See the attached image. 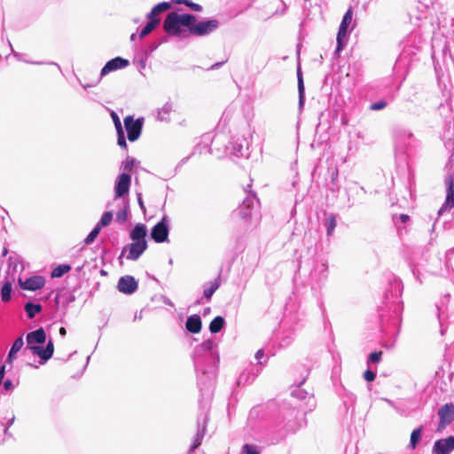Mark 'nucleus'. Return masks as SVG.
Segmentation results:
<instances>
[{
  "mask_svg": "<svg viewBox=\"0 0 454 454\" xmlns=\"http://www.w3.org/2000/svg\"><path fill=\"white\" fill-rule=\"evenodd\" d=\"M192 359L201 396L209 399L220 361L217 344L211 339L203 341L195 348Z\"/></svg>",
  "mask_w": 454,
  "mask_h": 454,
  "instance_id": "f257e3e1",
  "label": "nucleus"
},
{
  "mask_svg": "<svg viewBox=\"0 0 454 454\" xmlns=\"http://www.w3.org/2000/svg\"><path fill=\"white\" fill-rule=\"evenodd\" d=\"M403 286L400 278L393 277L389 280V288L385 293L384 305L380 310L381 328L385 331L388 325L396 327L402 319L403 309L401 296Z\"/></svg>",
  "mask_w": 454,
  "mask_h": 454,
  "instance_id": "f03ea898",
  "label": "nucleus"
},
{
  "mask_svg": "<svg viewBox=\"0 0 454 454\" xmlns=\"http://www.w3.org/2000/svg\"><path fill=\"white\" fill-rule=\"evenodd\" d=\"M27 346L25 349H29L34 355L40 358V364H44L51 359L54 353V345L50 339L45 347L42 345L46 341V333L43 327L32 331L27 334Z\"/></svg>",
  "mask_w": 454,
  "mask_h": 454,
  "instance_id": "7ed1b4c3",
  "label": "nucleus"
},
{
  "mask_svg": "<svg viewBox=\"0 0 454 454\" xmlns=\"http://www.w3.org/2000/svg\"><path fill=\"white\" fill-rule=\"evenodd\" d=\"M305 423V412L296 407L281 411L280 425L283 427L277 437L272 436L269 442L276 444L283 440L288 433H295Z\"/></svg>",
  "mask_w": 454,
  "mask_h": 454,
  "instance_id": "20e7f679",
  "label": "nucleus"
},
{
  "mask_svg": "<svg viewBox=\"0 0 454 454\" xmlns=\"http://www.w3.org/2000/svg\"><path fill=\"white\" fill-rule=\"evenodd\" d=\"M196 21V16L191 13L178 14L168 12L163 21V30L170 36L186 37L192 22Z\"/></svg>",
  "mask_w": 454,
  "mask_h": 454,
  "instance_id": "39448f33",
  "label": "nucleus"
},
{
  "mask_svg": "<svg viewBox=\"0 0 454 454\" xmlns=\"http://www.w3.org/2000/svg\"><path fill=\"white\" fill-rule=\"evenodd\" d=\"M259 204V200L255 194H248L243 200V202L233 211L232 217L234 219H239L247 221L253 215L254 210Z\"/></svg>",
  "mask_w": 454,
  "mask_h": 454,
  "instance_id": "423d86ee",
  "label": "nucleus"
},
{
  "mask_svg": "<svg viewBox=\"0 0 454 454\" xmlns=\"http://www.w3.org/2000/svg\"><path fill=\"white\" fill-rule=\"evenodd\" d=\"M328 278V264L326 261L314 262L309 272L310 286L313 290L320 289Z\"/></svg>",
  "mask_w": 454,
  "mask_h": 454,
  "instance_id": "0eeeda50",
  "label": "nucleus"
},
{
  "mask_svg": "<svg viewBox=\"0 0 454 454\" xmlns=\"http://www.w3.org/2000/svg\"><path fill=\"white\" fill-rule=\"evenodd\" d=\"M144 121L145 119L143 117L134 119L132 115H128L124 118V126L127 131V137L130 142L137 141L141 136Z\"/></svg>",
  "mask_w": 454,
  "mask_h": 454,
  "instance_id": "6e6552de",
  "label": "nucleus"
},
{
  "mask_svg": "<svg viewBox=\"0 0 454 454\" xmlns=\"http://www.w3.org/2000/svg\"><path fill=\"white\" fill-rule=\"evenodd\" d=\"M353 17V12L352 9L349 8L345 12L344 16L342 17L341 22L339 27V30L337 33V46H336V51H340L345 47V44L348 40V29L351 24Z\"/></svg>",
  "mask_w": 454,
  "mask_h": 454,
  "instance_id": "1a4fd4ad",
  "label": "nucleus"
},
{
  "mask_svg": "<svg viewBox=\"0 0 454 454\" xmlns=\"http://www.w3.org/2000/svg\"><path fill=\"white\" fill-rule=\"evenodd\" d=\"M219 27V21L217 20H207L200 21L198 23L192 22V26L189 28V34L197 36H205L216 30Z\"/></svg>",
  "mask_w": 454,
  "mask_h": 454,
  "instance_id": "9d476101",
  "label": "nucleus"
},
{
  "mask_svg": "<svg viewBox=\"0 0 454 454\" xmlns=\"http://www.w3.org/2000/svg\"><path fill=\"white\" fill-rule=\"evenodd\" d=\"M168 217L167 215H163L161 220L152 228L150 236L156 243H163L168 240Z\"/></svg>",
  "mask_w": 454,
  "mask_h": 454,
  "instance_id": "9b49d317",
  "label": "nucleus"
},
{
  "mask_svg": "<svg viewBox=\"0 0 454 454\" xmlns=\"http://www.w3.org/2000/svg\"><path fill=\"white\" fill-rule=\"evenodd\" d=\"M444 184L446 186V199L439 209V215H441L443 211L450 210L454 207V177L452 174H448L445 176Z\"/></svg>",
  "mask_w": 454,
  "mask_h": 454,
  "instance_id": "f8f14e48",
  "label": "nucleus"
},
{
  "mask_svg": "<svg viewBox=\"0 0 454 454\" xmlns=\"http://www.w3.org/2000/svg\"><path fill=\"white\" fill-rule=\"evenodd\" d=\"M131 184V176L128 173L120 174L114 184V198H122L129 193Z\"/></svg>",
  "mask_w": 454,
  "mask_h": 454,
  "instance_id": "ddd939ff",
  "label": "nucleus"
},
{
  "mask_svg": "<svg viewBox=\"0 0 454 454\" xmlns=\"http://www.w3.org/2000/svg\"><path fill=\"white\" fill-rule=\"evenodd\" d=\"M440 418L437 431L444 429L454 420V404L452 403H445L438 410Z\"/></svg>",
  "mask_w": 454,
  "mask_h": 454,
  "instance_id": "4468645a",
  "label": "nucleus"
},
{
  "mask_svg": "<svg viewBox=\"0 0 454 454\" xmlns=\"http://www.w3.org/2000/svg\"><path fill=\"white\" fill-rule=\"evenodd\" d=\"M18 283L20 287L23 290L37 291L44 286L45 279L42 276H33L22 280L21 277L19 276Z\"/></svg>",
  "mask_w": 454,
  "mask_h": 454,
  "instance_id": "2eb2a0df",
  "label": "nucleus"
},
{
  "mask_svg": "<svg viewBox=\"0 0 454 454\" xmlns=\"http://www.w3.org/2000/svg\"><path fill=\"white\" fill-rule=\"evenodd\" d=\"M454 450V435L436 440L432 448V454H450Z\"/></svg>",
  "mask_w": 454,
  "mask_h": 454,
  "instance_id": "dca6fc26",
  "label": "nucleus"
},
{
  "mask_svg": "<svg viewBox=\"0 0 454 454\" xmlns=\"http://www.w3.org/2000/svg\"><path fill=\"white\" fill-rule=\"evenodd\" d=\"M138 288V283L134 277L126 275L119 278L117 289L124 294H132Z\"/></svg>",
  "mask_w": 454,
  "mask_h": 454,
  "instance_id": "f3484780",
  "label": "nucleus"
},
{
  "mask_svg": "<svg viewBox=\"0 0 454 454\" xmlns=\"http://www.w3.org/2000/svg\"><path fill=\"white\" fill-rule=\"evenodd\" d=\"M129 64V60L121 57H115L106 63L100 71V76H105L111 72L124 68Z\"/></svg>",
  "mask_w": 454,
  "mask_h": 454,
  "instance_id": "a211bd4d",
  "label": "nucleus"
},
{
  "mask_svg": "<svg viewBox=\"0 0 454 454\" xmlns=\"http://www.w3.org/2000/svg\"><path fill=\"white\" fill-rule=\"evenodd\" d=\"M262 368L259 366H251L250 368L245 370L238 378L237 383L238 385H247L252 383L255 378L261 372Z\"/></svg>",
  "mask_w": 454,
  "mask_h": 454,
  "instance_id": "6ab92c4d",
  "label": "nucleus"
},
{
  "mask_svg": "<svg viewBox=\"0 0 454 454\" xmlns=\"http://www.w3.org/2000/svg\"><path fill=\"white\" fill-rule=\"evenodd\" d=\"M147 241L132 242L129 247V254H127V259L131 261L137 260L147 249Z\"/></svg>",
  "mask_w": 454,
  "mask_h": 454,
  "instance_id": "aec40b11",
  "label": "nucleus"
},
{
  "mask_svg": "<svg viewBox=\"0 0 454 454\" xmlns=\"http://www.w3.org/2000/svg\"><path fill=\"white\" fill-rule=\"evenodd\" d=\"M16 280L14 275L5 277L4 282L1 287L0 296L3 302H8L12 298V283Z\"/></svg>",
  "mask_w": 454,
  "mask_h": 454,
  "instance_id": "412c9836",
  "label": "nucleus"
},
{
  "mask_svg": "<svg viewBox=\"0 0 454 454\" xmlns=\"http://www.w3.org/2000/svg\"><path fill=\"white\" fill-rule=\"evenodd\" d=\"M246 139L244 137H237L230 141L226 150H230L231 153L237 157L244 156Z\"/></svg>",
  "mask_w": 454,
  "mask_h": 454,
  "instance_id": "4be33fe9",
  "label": "nucleus"
},
{
  "mask_svg": "<svg viewBox=\"0 0 454 454\" xmlns=\"http://www.w3.org/2000/svg\"><path fill=\"white\" fill-rule=\"evenodd\" d=\"M147 228L144 223H137L129 233V238L133 242L146 241Z\"/></svg>",
  "mask_w": 454,
  "mask_h": 454,
  "instance_id": "5701e85b",
  "label": "nucleus"
},
{
  "mask_svg": "<svg viewBox=\"0 0 454 454\" xmlns=\"http://www.w3.org/2000/svg\"><path fill=\"white\" fill-rule=\"evenodd\" d=\"M202 327V322L200 315L194 314L187 317L185 328L191 333H198Z\"/></svg>",
  "mask_w": 454,
  "mask_h": 454,
  "instance_id": "b1692460",
  "label": "nucleus"
},
{
  "mask_svg": "<svg viewBox=\"0 0 454 454\" xmlns=\"http://www.w3.org/2000/svg\"><path fill=\"white\" fill-rule=\"evenodd\" d=\"M297 82H298V95H299V102L298 107L299 110L301 111L304 104H305V86L303 82V76L301 73V67H297Z\"/></svg>",
  "mask_w": 454,
  "mask_h": 454,
  "instance_id": "393cba45",
  "label": "nucleus"
},
{
  "mask_svg": "<svg viewBox=\"0 0 454 454\" xmlns=\"http://www.w3.org/2000/svg\"><path fill=\"white\" fill-rule=\"evenodd\" d=\"M221 273L218 274L217 278L211 282L206 283L204 285L203 296L207 299V301H210L213 294L221 286Z\"/></svg>",
  "mask_w": 454,
  "mask_h": 454,
  "instance_id": "a878e982",
  "label": "nucleus"
},
{
  "mask_svg": "<svg viewBox=\"0 0 454 454\" xmlns=\"http://www.w3.org/2000/svg\"><path fill=\"white\" fill-rule=\"evenodd\" d=\"M22 270H23V265L21 264V262L19 261V259L16 256H10L8 258V268L6 270L5 277H10V276L14 275L17 278L16 274L19 271H21Z\"/></svg>",
  "mask_w": 454,
  "mask_h": 454,
  "instance_id": "bb28decb",
  "label": "nucleus"
},
{
  "mask_svg": "<svg viewBox=\"0 0 454 454\" xmlns=\"http://www.w3.org/2000/svg\"><path fill=\"white\" fill-rule=\"evenodd\" d=\"M171 8V4L168 2H161L153 7L151 12L147 13V19H160L159 15L162 12L168 11Z\"/></svg>",
  "mask_w": 454,
  "mask_h": 454,
  "instance_id": "cd10ccee",
  "label": "nucleus"
},
{
  "mask_svg": "<svg viewBox=\"0 0 454 454\" xmlns=\"http://www.w3.org/2000/svg\"><path fill=\"white\" fill-rule=\"evenodd\" d=\"M395 98V93L390 91L384 99H380L370 105L369 109L372 111H380L384 109L388 103L393 102Z\"/></svg>",
  "mask_w": 454,
  "mask_h": 454,
  "instance_id": "c85d7f7f",
  "label": "nucleus"
},
{
  "mask_svg": "<svg viewBox=\"0 0 454 454\" xmlns=\"http://www.w3.org/2000/svg\"><path fill=\"white\" fill-rule=\"evenodd\" d=\"M323 225L326 229V236L332 237L337 226L336 215L333 213L327 214L325 220L323 221Z\"/></svg>",
  "mask_w": 454,
  "mask_h": 454,
  "instance_id": "c756f323",
  "label": "nucleus"
},
{
  "mask_svg": "<svg viewBox=\"0 0 454 454\" xmlns=\"http://www.w3.org/2000/svg\"><path fill=\"white\" fill-rule=\"evenodd\" d=\"M172 110V104L166 102L162 107L157 109L156 120L159 121H169V114Z\"/></svg>",
  "mask_w": 454,
  "mask_h": 454,
  "instance_id": "7c9ffc66",
  "label": "nucleus"
},
{
  "mask_svg": "<svg viewBox=\"0 0 454 454\" xmlns=\"http://www.w3.org/2000/svg\"><path fill=\"white\" fill-rule=\"evenodd\" d=\"M160 22V19H148L146 25L140 30L138 38L142 39L154 30Z\"/></svg>",
  "mask_w": 454,
  "mask_h": 454,
  "instance_id": "2f4dec72",
  "label": "nucleus"
},
{
  "mask_svg": "<svg viewBox=\"0 0 454 454\" xmlns=\"http://www.w3.org/2000/svg\"><path fill=\"white\" fill-rule=\"evenodd\" d=\"M24 309L27 314V317L29 319H32L42 311L43 307L40 303L27 301L24 306Z\"/></svg>",
  "mask_w": 454,
  "mask_h": 454,
  "instance_id": "473e14b6",
  "label": "nucleus"
},
{
  "mask_svg": "<svg viewBox=\"0 0 454 454\" xmlns=\"http://www.w3.org/2000/svg\"><path fill=\"white\" fill-rule=\"evenodd\" d=\"M207 413L202 412L198 416L197 419V434L202 435L203 437L207 432Z\"/></svg>",
  "mask_w": 454,
  "mask_h": 454,
  "instance_id": "72a5a7b5",
  "label": "nucleus"
},
{
  "mask_svg": "<svg viewBox=\"0 0 454 454\" xmlns=\"http://www.w3.org/2000/svg\"><path fill=\"white\" fill-rule=\"evenodd\" d=\"M225 325V320L222 316L215 317L209 324V331L212 333H219Z\"/></svg>",
  "mask_w": 454,
  "mask_h": 454,
  "instance_id": "f704fd0d",
  "label": "nucleus"
},
{
  "mask_svg": "<svg viewBox=\"0 0 454 454\" xmlns=\"http://www.w3.org/2000/svg\"><path fill=\"white\" fill-rule=\"evenodd\" d=\"M422 432H423V426L419 427L418 428L414 429L411 434V439L409 447L412 450H414L417 445L419 443L421 437H422Z\"/></svg>",
  "mask_w": 454,
  "mask_h": 454,
  "instance_id": "c9c22d12",
  "label": "nucleus"
},
{
  "mask_svg": "<svg viewBox=\"0 0 454 454\" xmlns=\"http://www.w3.org/2000/svg\"><path fill=\"white\" fill-rule=\"evenodd\" d=\"M71 270L68 264H59L51 271L52 278H61Z\"/></svg>",
  "mask_w": 454,
  "mask_h": 454,
  "instance_id": "e433bc0d",
  "label": "nucleus"
},
{
  "mask_svg": "<svg viewBox=\"0 0 454 454\" xmlns=\"http://www.w3.org/2000/svg\"><path fill=\"white\" fill-rule=\"evenodd\" d=\"M128 208H129V201L123 200V208L119 210L116 214V221L122 223L127 221L128 218Z\"/></svg>",
  "mask_w": 454,
  "mask_h": 454,
  "instance_id": "4c0bfd02",
  "label": "nucleus"
},
{
  "mask_svg": "<svg viewBox=\"0 0 454 454\" xmlns=\"http://www.w3.org/2000/svg\"><path fill=\"white\" fill-rule=\"evenodd\" d=\"M159 47V43L156 40L151 42L147 46L141 49V55H144L145 58H148L154 51H156Z\"/></svg>",
  "mask_w": 454,
  "mask_h": 454,
  "instance_id": "58836bf2",
  "label": "nucleus"
},
{
  "mask_svg": "<svg viewBox=\"0 0 454 454\" xmlns=\"http://www.w3.org/2000/svg\"><path fill=\"white\" fill-rule=\"evenodd\" d=\"M112 220L113 213L111 211H106L102 215L97 225H98L102 229L103 227L108 226L111 223Z\"/></svg>",
  "mask_w": 454,
  "mask_h": 454,
  "instance_id": "ea45409f",
  "label": "nucleus"
},
{
  "mask_svg": "<svg viewBox=\"0 0 454 454\" xmlns=\"http://www.w3.org/2000/svg\"><path fill=\"white\" fill-rule=\"evenodd\" d=\"M100 231L101 228L96 224L95 227L91 230V231L88 234V236L84 239V244L90 245L98 236Z\"/></svg>",
  "mask_w": 454,
  "mask_h": 454,
  "instance_id": "a19ab883",
  "label": "nucleus"
},
{
  "mask_svg": "<svg viewBox=\"0 0 454 454\" xmlns=\"http://www.w3.org/2000/svg\"><path fill=\"white\" fill-rule=\"evenodd\" d=\"M303 382L304 380H301L297 386V387L292 391V395L300 400L305 399L309 395V393L306 390L301 388V385L303 384Z\"/></svg>",
  "mask_w": 454,
  "mask_h": 454,
  "instance_id": "79ce46f5",
  "label": "nucleus"
},
{
  "mask_svg": "<svg viewBox=\"0 0 454 454\" xmlns=\"http://www.w3.org/2000/svg\"><path fill=\"white\" fill-rule=\"evenodd\" d=\"M24 341L22 336L18 337L11 347V355H16L23 347Z\"/></svg>",
  "mask_w": 454,
  "mask_h": 454,
  "instance_id": "37998d69",
  "label": "nucleus"
},
{
  "mask_svg": "<svg viewBox=\"0 0 454 454\" xmlns=\"http://www.w3.org/2000/svg\"><path fill=\"white\" fill-rule=\"evenodd\" d=\"M242 454H260V451L256 446L246 443L242 447Z\"/></svg>",
  "mask_w": 454,
  "mask_h": 454,
  "instance_id": "c03bdc74",
  "label": "nucleus"
},
{
  "mask_svg": "<svg viewBox=\"0 0 454 454\" xmlns=\"http://www.w3.org/2000/svg\"><path fill=\"white\" fill-rule=\"evenodd\" d=\"M381 356H382V351L372 352L368 356L367 363L368 364L369 363L378 364L381 360Z\"/></svg>",
  "mask_w": 454,
  "mask_h": 454,
  "instance_id": "a18cd8bd",
  "label": "nucleus"
},
{
  "mask_svg": "<svg viewBox=\"0 0 454 454\" xmlns=\"http://www.w3.org/2000/svg\"><path fill=\"white\" fill-rule=\"evenodd\" d=\"M117 144L122 149H127V142L124 130L117 131Z\"/></svg>",
  "mask_w": 454,
  "mask_h": 454,
  "instance_id": "49530a36",
  "label": "nucleus"
},
{
  "mask_svg": "<svg viewBox=\"0 0 454 454\" xmlns=\"http://www.w3.org/2000/svg\"><path fill=\"white\" fill-rule=\"evenodd\" d=\"M294 339V337L293 333L283 336L281 338V340H279L278 345L280 348H286L293 342Z\"/></svg>",
  "mask_w": 454,
  "mask_h": 454,
  "instance_id": "de8ad7c7",
  "label": "nucleus"
},
{
  "mask_svg": "<svg viewBox=\"0 0 454 454\" xmlns=\"http://www.w3.org/2000/svg\"><path fill=\"white\" fill-rule=\"evenodd\" d=\"M110 115L114 121L116 132L123 130V128H122V125H121V120H120L118 114L114 111H112Z\"/></svg>",
  "mask_w": 454,
  "mask_h": 454,
  "instance_id": "09e8293b",
  "label": "nucleus"
},
{
  "mask_svg": "<svg viewBox=\"0 0 454 454\" xmlns=\"http://www.w3.org/2000/svg\"><path fill=\"white\" fill-rule=\"evenodd\" d=\"M356 403V396L352 393H348L343 397V404L348 409L349 406H353Z\"/></svg>",
  "mask_w": 454,
  "mask_h": 454,
  "instance_id": "8fccbe9b",
  "label": "nucleus"
},
{
  "mask_svg": "<svg viewBox=\"0 0 454 454\" xmlns=\"http://www.w3.org/2000/svg\"><path fill=\"white\" fill-rule=\"evenodd\" d=\"M134 159L133 158H126L121 163V168L125 171H131L134 167Z\"/></svg>",
  "mask_w": 454,
  "mask_h": 454,
  "instance_id": "3c124183",
  "label": "nucleus"
},
{
  "mask_svg": "<svg viewBox=\"0 0 454 454\" xmlns=\"http://www.w3.org/2000/svg\"><path fill=\"white\" fill-rule=\"evenodd\" d=\"M203 438L204 437L202 435L196 433L194 435V438H193V442L190 447V450L192 451V450H196L197 448H199L201 444Z\"/></svg>",
  "mask_w": 454,
  "mask_h": 454,
  "instance_id": "603ef678",
  "label": "nucleus"
},
{
  "mask_svg": "<svg viewBox=\"0 0 454 454\" xmlns=\"http://www.w3.org/2000/svg\"><path fill=\"white\" fill-rule=\"evenodd\" d=\"M184 5L188 6L191 10H192L194 12H201L202 11V6L200 4L193 3L191 0H186Z\"/></svg>",
  "mask_w": 454,
  "mask_h": 454,
  "instance_id": "864d4df0",
  "label": "nucleus"
},
{
  "mask_svg": "<svg viewBox=\"0 0 454 454\" xmlns=\"http://www.w3.org/2000/svg\"><path fill=\"white\" fill-rule=\"evenodd\" d=\"M376 377V372L368 369L364 372V379L368 381V382H371Z\"/></svg>",
  "mask_w": 454,
  "mask_h": 454,
  "instance_id": "5fc2aeb1",
  "label": "nucleus"
},
{
  "mask_svg": "<svg viewBox=\"0 0 454 454\" xmlns=\"http://www.w3.org/2000/svg\"><path fill=\"white\" fill-rule=\"evenodd\" d=\"M264 356V351L263 349H259L256 353H255V358L258 360V364L261 366L263 364L262 362H261V359Z\"/></svg>",
  "mask_w": 454,
  "mask_h": 454,
  "instance_id": "6e6d98bb",
  "label": "nucleus"
},
{
  "mask_svg": "<svg viewBox=\"0 0 454 454\" xmlns=\"http://www.w3.org/2000/svg\"><path fill=\"white\" fill-rule=\"evenodd\" d=\"M3 385H4V389L5 391H9V390H11V389H12V388H13L12 382V380H9V379H7L6 380H4V381L3 382Z\"/></svg>",
  "mask_w": 454,
  "mask_h": 454,
  "instance_id": "4d7b16f0",
  "label": "nucleus"
},
{
  "mask_svg": "<svg viewBox=\"0 0 454 454\" xmlns=\"http://www.w3.org/2000/svg\"><path fill=\"white\" fill-rule=\"evenodd\" d=\"M398 219L400 220V222L402 223H405L409 221L410 219V216L408 215H405V214H401L398 217Z\"/></svg>",
  "mask_w": 454,
  "mask_h": 454,
  "instance_id": "13d9d810",
  "label": "nucleus"
},
{
  "mask_svg": "<svg viewBox=\"0 0 454 454\" xmlns=\"http://www.w3.org/2000/svg\"><path fill=\"white\" fill-rule=\"evenodd\" d=\"M224 63H225V61L216 62L210 67V69L216 70V69L220 68Z\"/></svg>",
  "mask_w": 454,
  "mask_h": 454,
  "instance_id": "bf43d9fd",
  "label": "nucleus"
},
{
  "mask_svg": "<svg viewBox=\"0 0 454 454\" xmlns=\"http://www.w3.org/2000/svg\"><path fill=\"white\" fill-rule=\"evenodd\" d=\"M137 202H138V205H139L140 208L145 211V207L144 205V202H143V200H142V197H141L140 193L137 194Z\"/></svg>",
  "mask_w": 454,
  "mask_h": 454,
  "instance_id": "052dcab7",
  "label": "nucleus"
},
{
  "mask_svg": "<svg viewBox=\"0 0 454 454\" xmlns=\"http://www.w3.org/2000/svg\"><path fill=\"white\" fill-rule=\"evenodd\" d=\"M5 368H6L5 364H2L1 367H0V380H2V381H3L4 378Z\"/></svg>",
  "mask_w": 454,
  "mask_h": 454,
  "instance_id": "680f3d73",
  "label": "nucleus"
},
{
  "mask_svg": "<svg viewBox=\"0 0 454 454\" xmlns=\"http://www.w3.org/2000/svg\"><path fill=\"white\" fill-rule=\"evenodd\" d=\"M147 59L148 58H145L144 55H142V58L139 59V66L141 68L145 67Z\"/></svg>",
  "mask_w": 454,
  "mask_h": 454,
  "instance_id": "e2e57ef3",
  "label": "nucleus"
},
{
  "mask_svg": "<svg viewBox=\"0 0 454 454\" xmlns=\"http://www.w3.org/2000/svg\"><path fill=\"white\" fill-rule=\"evenodd\" d=\"M168 41V35H165V36H162L161 38L160 39H156V42L159 43V46L164 43H167Z\"/></svg>",
  "mask_w": 454,
  "mask_h": 454,
  "instance_id": "0e129e2a",
  "label": "nucleus"
},
{
  "mask_svg": "<svg viewBox=\"0 0 454 454\" xmlns=\"http://www.w3.org/2000/svg\"><path fill=\"white\" fill-rule=\"evenodd\" d=\"M15 356L16 355H11V350H10L9 353H8L7 359H6L5 363L11 364L12 362V359H13V357Z\"/></svg>",
  "mask_w": 454,
  "mask_h": 454,
  "instance_id": "69168bd1",
  "label": "nucleus"
},
{
  "mask_svg": "<svg viewBox=\"0 0 454 454\" xmlns=\"http://www.w3.org/2000/svg\"><path fill=\"white\" fill-rule=\"evenodd\" d=\"M59 334L62 336V337H65L66 334H67V330L65 327H60L59 329Z\"/></svg>",
  "mask_w": 454,
  "mask_h": 454,
  "instance_id": "338daca9",
  "label": "nucleus"
},
{
  "mask_svg": "<svg viewBox=\"0 0 454 454\" xmlns=\"http://www.w3.org/2000/svg\"><path fill=\"white\" fill-rule=\"evenodd\" d=\"M137 37H138L137 34V33H133L131 35H130V41L131 42H135Z\"/></svg>",
  "mask_w": 454,
  "mask_h": 454,
  "instance_id": "774afa93",
  "label": "nucleus"
}]
</instances>
